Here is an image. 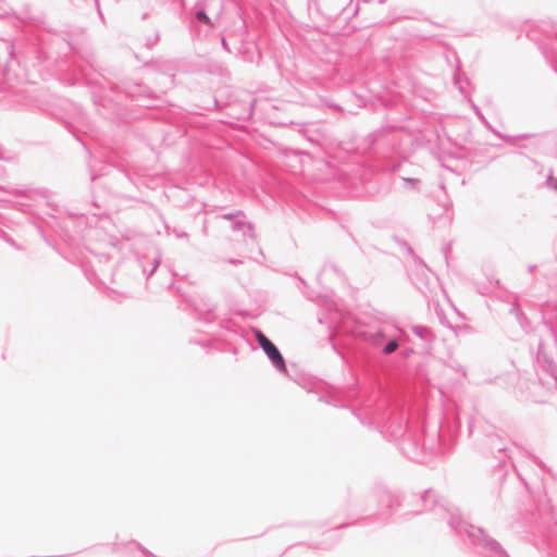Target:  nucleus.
<instances>
[{"label": "nucleus", "mask_w": 557, "mask_h": 557, "mask_svg": "<svg viewBox=\"0 0 557 557\" xmlns=\"http://www.w3.org/2000/svg\"><path fill=\"white\" fill-rule=\"evenodd\" d=\"M261 348L267 354V356L271 359V361L280 369H285L284 359L278 351V349L274 346V344L261 332L256 331L255 333Z\"/></svg>", "instance_id": "obj_1"}, {"label": "nucleus", "mask_w": 557, "mask_h": 557, "mask_svg": "<svg viewBox=\"0 0 557 557\" xmlns=\"http://www.w3.org/2000/svg\"><path fill=\"white\" fill-rule=\"evenodd\" d=\"M197 18H198L199 21H201V22L206 23L207 25L212 26V22H211L210 17L206 14V12H203V11H199V12L197 13Z\"/></svg>", "instance_id": "obj_2"}, {"label": "nucleus", "mask_w": 557, "mask_h": 557, "mask_svg": "<svg viewBox=\"0 0 557 557\" xmlns=\"http://www.w3.org/2000/svg\"><path fill=\"white\" fill-rule=\"evenodd\" d=\"M397 348H398V343H397V342H395V341H393V342H389V343L385 346L384 351H385L386 354H391V352L395 351Z\"/></svg>", "instance_id": "obj_3"}]
</instances>
